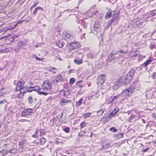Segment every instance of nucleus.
I'll return each instance as SVG.
<instances>
[{
  "mask_svg": "<svg viewBox=\"0 0 156 156\" xmlns=\"http://www.w3.org/2000/svg\"><path fill=\"white\" fill-rule=\"evenodd\" d=\"M25 82L23 81H18L17 84V86L16 89L17 91H19L20 93L18 95V97L19 98H21L24 96V93L27 91L28 92V89L29 86H23Z\"/></svg>",
  "mask_w": 156,
  "mask_h": 156,
  "instance_id": "1",
  "label": "nucleus"
},
{
  "mask_svg": "<svg viewBox=\"0 0 156 156\" xmlns=\"http://www.w3.org/2000/svg\"><path fill=\"white\" fill-rule=\"evenodd\" d=\"M135 88L134 84H132L127 89H125L123 90L121 93L122 97H123L122 99L123 100L127 99L128 97H130Z\"/></svg>",
  "mask_w": 156,
  "mask_h": 156,
  "instance_id": "2",
  "label": "nucleus"
},
{
  "mask_svg": "<svg viewBox=\"0 0 156 156\" xmlns=\"http://www.w3.org/2000/svg\"><path fill=\"white\" fill-rule=\"evenodd\" d=\"M134 74V70H131L125 76L121 77L122 82L123 84H125L129 83L132 80L133 76Z\"/></svg>",
  "mask_w": 156,
  "mask_h": 156,
  "instance_id": "3",
  "label": "nucleus"
},
{
  "mask_svg": "<svg viewBox=\"0 0 156 156\" xmlns=\"http://www.w3.org/2000/svg\"><path fill=\"white\" fill-rule=\"evenodd\" d=\"M42 87L43 90L45 91H48L51 89V82L49 81L46 80L43 82Z\"/></svg>",
  "mask_w": 156,
  "mask_h": 156,
  "instance_id": "4",
  "label": "nucleus"
},
{
  "mask_svg": "<svg viewBox=\"0 0 156 156\" xmlns=\"http://www.w3.org/2000/svg\"><path fill=\"white\" fill-rule=\"evenodd\" d=\"M118 52H117L115 53H111L108 57V60L110 61H112L115 59L118 58L120 56V55L118 54Z\"/></svg>",
  "mask_w": 156,
  "mask_h": 156,
  "instance_id": "5",
  "label": "nucleus"
},
{
  "mask_svg": "<svg viewBox=\"0 0 156 156\" xmlns=\"http://www.w3.org/2000/svg\"><path fill=\"white\" fill-rule=\"evenodd\" d=\"M69 50H72L73 49H76L80 47V45L78 42L76 41L72 42L69 44Z\"/></svg>",
  "mask_w": 156,
  "mask_h": 156,
  "instance_id": "6",
  "label": "nucleus"
},
{
  "mask_svg": "<svg viewBox=\"0 0 156 156\" xmlns=\"http://www.w3.org/2000/svg\"><path fill=\"white\" fill-rule=\"evenodd\" d=\"M32 113V110L30 108H27L24 110L22 112L21 115L22 116L25 117L28 115Z\"/></svg>",
  "mask_w": 156,
  "mask_h": 156,
  "instance_id": "7",
  "label": "nucleus"
},
{
  "mask_svg": "<svg viewBox=\"0 0 156 156\" xmlns=\"http://www.w3.org/2000/svg\"><path fill=\"white\" fill-rule=\"evenodd\" d=\"M106 78V75L105 74L100 75L98 77V83L100 85L102 84L104 82Z\"/></svg>",
  "mask_w": 156,
  "mask_h": 156,
  "instance_id": "8",
  "label": "nucleus"
},
{
  "mask_svg": "<svg viewBox=\"0 0 156 156\" xmlns=\"http://www.w3.org/2000/svg\"><path fill=\"white\" fill-rule=\"evenodd\" d=\"M41 90L40 87L38 86L32 87L29 86V88L28 89V92H31L33 90L37 91L38 93Z\"/></svg>",
  "mask_w": 156,
  "mask_h": 156,
  "instance_id": "9",
  "label": "nucleus"
},
{
  "mask_svg": "<svg viewBox=\"0 0 156 156\" xmlns=\"http://www.w3.org/2000/svg\"><path fill=\"white\" fill-rule=\"evenodd\" d=\"M71 100L66 99H62L60 102V105L62 106H64L68 103H70Z\"/></svg>",
  "mask_w": 156,
  "mask_h": 156,
  "instance_id": "10",
  "label": "nucleus"
},
{
  "mask_svg": "<svg viewBox=\"0 0 156 156\" xmlns=\"http://www.w3.org/2000/svg\"><path fill=\"white\" fill-rule=\"evenodd\" d=\"M62 36L65 40L69 38L72 37V36L67 32H64L62 34Z\"/></svg>",
  "mask_w": 156,
  "mask_h": 156,
  "instance_id": "11",
  "label": "nucleus"
},
{
  "mask_svg": "<svg viewBox=\"0 0 156 156\" xmlns=\"http://www.w3.org/2000/svg\"><path fill=\"white\" fill-rule=\"evenodd\" d=\"M119 108H116L114 109L112 112L109 114V116H108V118L110 119L112 116L115 115L116 113L118 112Z\"/></svg>",
  "mask_w": 156,
  "mask_h": 156,
  "instance_id": "12",
  "label": "nucleus"
},
{
  "mask_svg": "<svg viewBox=\"0 0 156 156\" xmlns=\"http://www.w3.org/2000/svg\"><path fill=\"white\" fill-rule=\"evenodd\" d=\"M112 13L111 9H109V11L107 12L105 16V18L106 19H108L112 16Z\"/></svg>",
  "mask_w": 156,
  "mask_h": 156,
  "instance_id": "13",
  "label": "nucleus"
},
{
  "mask_svg": "<svg viewBox=\"0 0 156 156\" xmlns=\"http://www.w3.org/2000/svg\"><path fill=\"white\" fill-rule=\"evenodd\" d=\"M16 25L14 26L13 27H5V28H4L2 29L1 30H2V31H5V32H6L8 30H11L13 29L16 27Z\"/></svg>",
  "mask_w": 156,
  "mask_h": 156,
  "instance_id": "14",
  "label": "nucleus"
},
{
  "mask_svg": "<svg viewBox=\"0 0 156 156\" xmlns=\"http://www.w3.org/2000/svg\"><path fill=\"white\" fill-rule=\"evenodd\" d=\"M91 114V113H86L83 115V117L85 119H86L87 118L90 117Z\"/></svg>",
  "mask_w": 156,
  "mask_h": 156,
  "instance_id": "15",
  "label": "nucleus"
},
{
  "mask_svg": "<svg viewBox=\"0 0 156 156\" xmlns=\"http://www.w3.org/2000/svg\"><path fill=\"white\" fill-rule=\"evenodd\" d=\"M38 9H41L42 10H43V9L40 7H38L36 8L33 12V14L34 15H35L36 14L37 11Z\"/></svg>",
  "mask_w": 156,
  "mask_h": 156,
  "instance_id": "16",
  "label": "nucleus"
},
{
  "mask_svg": "<svg viewBox=\"0 0 156 156\" xmlns=\"http://www.w3.org/2000/svg\"><path fill=\"white\" fill-rule=\"evenodd\" d=\"M152 61L151 59H149L146 61V62H144L143 64V65L145 67L147 66L149 63L151 62Z\"/></svg>",
  "mask_w": 156,
  "mask_h": 156,
  "instance_id": "17",
  "label": "nucleus"
},
{
  "mask_svg": "<svg viewBox=\"0 0 156 156\" xmlns=\"http://www.w3.org/2000/svg\"><path fill=\"white\" fill-rule=\"evenodd\" d=\"M121 80H122L120 78L119 79L117 80L115 83L119 86H120L121 85L123 84H122V81Z\"/></svg>",
  "mask_w": 156,
  "mask_h": 156,
  "instance_id": "18",
  "label": "nucleus"
},
{
  "mask_svg": "<svg viewBox=\"0 0 156 156\" xmlns=\"http://www.w3.org/2000/svg\"><path fill=\"white\" fill-rule=\"evenodd\" d=\"M83 100V98H81L79 101L76 102V105L77 107H79L81 105L82 102Z\"/></svg>",
  "mask_w": 156,
  "mask_h": 156,
  "instance_id": "19",
  "label": "nucleus"
},
{
  "mask_svg": "<svg viewBox=\"0 0 156 156\" xmlns=\"http://www.w3.org/2000/svg\"><path fill=\"white\" fill-rule=\"evenodd\" d=\"M99 24L96 23H95L93 26L94 29L95 30H96L97 29H98L99 28Z\"/></svg>",
  "mask_w": 156,
  "mask_h": 156,
  "instance_id": "20",
  "label": "nucleus"
},
{
  "mask_svg": "<svg viewBox=\"0 0 156 156\" xmlns=\"http://www.w3.org/2000/svg\"><path fill=\"white\" fill-rule=\"evenodd\" d=\"M137 55L133 51L131 52L129 54V57H136Z\"/></svg>",
  "mask_w": 156,
  "mask_h": 156,
  "instance_id": "21",
  "label": "nucleus"
},
{
  "mask_svg": "<svg viewBox=\"0 0 156 156\" xmlns=\"http://www.w3.org/2000/svg\"><path fill=\"white\" fill-rule=\"evenodd\" d=\"M104 112V110L101 109L97 112V115L98 116H101Z\"/></svg>",
  "mask_w": 156,
  "mask_h": 156,
  "instance_id": "22",
  "label": "nucleus"
},
{
  "mask_svg": "<svg viewBox=\"0 0 156 156\" xmlns=\"http://www.w3.org/2000/svg\"><path fill=\"white\" fill-rule=\"evenodd\" d=\"M82 59L81 60H78L77 59H75L74 60V62L77 64H80L82 63Z\"/></svg>",
  "mask_w": 156,
  "mask_h": 156,
  "instance_id": "23",
  "label": "nucleus"
},
{
  "mask_svg": "<svg viewBox=\"0 0 156 156\" xmlns=\"http://www.w3.org/2000/svg\"><path fill=\"white\" fill-rule=\"evenodd\" d=\"M40 143L42 144H44L46 141V139L44 138H41L40 139Z\"/></svg>",
  "mask_w": 156,
  "mask_h": 156,
  "instance_id": "24",
  "label": "nucleus"
},
{
  "mask_svg": "<svg viewBox=\"0 0 156 156\" xmlns=\"http://www.w3.org/2000/svg\"><path fill=\"white\" fill-rule=\"evenodd\" d=\"M56 82H58L59 81H62V78L61 77V75H59L56 78V79H55Z\"/></svg>",
  "mask_w": 156,
  "mask_h": 156,
  "instance_id": "25",
  "label": "nucleus"
},
{
  "mask_svg": "<svg viewBox=\"0 0 156 156\" xmlns=\"http://www.w3.org/2000/svg\"><path fill=\"white\" fill-rule=\"evenodd\" d=\"M135 117V116L133 114L129 118L128 120L129 122H130L131 120L134 119Z\"/></svg>",
  "mask_w": 156,
  "mask_h": 156,
  "instance_id": "26",
  "label": "nucleus"
},
{
  "mask_svg": "<svg viewBox=\"0 0 156 156\" xmlns=\"http://www.w3.org/2000/svg\"><path fill=\"white\" fill-rule=\"evenodd\" d=\"M119 86H120L115 83L113 86V88L114 90H116L118 88Z\"/></svg>",
  "mask_w": 156,
  "mask_h": 156,
  "instance_id": "27",
  "label": "nucleus"
},
{
  "mask_svg": "<svg viewBox=\"0 0 156 156\" xmlns=\"http://www.w3.org/2000/svg\"><path fill=\"white\" fill-rule=\"evenodd\" d=\"M155 14H156V11L155 10H153L150 12V15L151 16H154Z\"/></svg>",
  "mask_w": 156,
  "mask_h": 156,
  "instance_id": "28",
  "label": "nucleus"
},
{
  "mask_svg": "<svg viewBox=\"0 0 156 156\" xmlns=\"http://www.w3.org/2000/svg\"><path fill=\"white\" fill-rule=\"evenodd\" d=\"M75 82V79L73 78H71L69 80V82L70 84H73Z\"/></svg>",
  "mask_w": 156,
  "mask_h": 156,
  "instance_id": "29",
  "label": "nucleus"
},
{
  "mask_svg": "<svg viewBox=\"0 0 156 156\" xmlns=\"http://www.w3.org/2000/svg\"><path fill=\"white\" fill-rule=\"evenodd\" d=\"M38 94L40 95L43 94L45 96L47 95L48 94L47 93L44 92H40V91L38 92Z\"/></svg>",
  "mask_w": 156,
  "mask_h": 156,
  "instance_id": "30",
  "label": "nucleus"
},
{
  "mask_svg": "<svg viewBox=\"0 0 156 156\" xmlns=\"http://www.w3.org/2000/svg\"><path fill=\"white\" fill-rule=\"evenodd\" d=\"M109 130L110 131H112L113 130V132H115L117 131V130L114 127H113L110 128V129H109Z\"/></svg>",
  "mask_w": 156,
  "mask_h": 156,
  "instance_id": "31",
  "label": "nucleus"
},
{
  "mask_svg": "<svg viewBox=\"0 0 156 156\" xmlns=\"http://www.w3.org/2000/svg\"><path fill=\"white\" fill-rule=\"evenodd\" d=\"M119 94H118L117 96H114L113 98L111 100V101H113L114 100H115L118 97H119Z\"/></svg>",
  "mask_w": 156,
  "mask_h": 156,
  "instance_id": "32",
  "label": "nucleus"
},
{
  "mask_svg": "<svg viewBox=\"0 0 156 156\" xmlns=\"http://www.w3.org/2000/svg\"><path fill=\"white\" fill-rule=\"evenodd\" d=\"M64 131L65 132L67 133H69V129L67 127L65 128Z\"/></svg>",
  "mask_w": 156,
  "mask_h": 156,
  "instance_id": "33",
  "label": "nucleus"
},
{
  "mask_svg": "<svg viewBox=\"0 0 156 156\" xmlns=\"http://www.w3.org/2000/svg\"><path fill=\"white\" fill-rule=\"evenodd\" d=\"M38 2H34V5L32 6V7L30 8V9L35 7L38 4Z\"/></svg>",
  "mask_w": 156,
  "mask_h": 156,
  "instance_id": "34",
  "label": "nucleus"
},
{
  "mask_svg": "<svg viewBox=\"0 0 156 156\" xmlns=\"http://www.w3.org/2000/svg\"><path fill=\"white\" fill-rule=\"evenodd\" d=\"M85 133V132L84 131H81L78 133V135L79 136H81L83 135Z\"/></svg>",
  "mask_w": 156,
  "mask_h": 156,
  "instance_id": "35",
  "label": "nucleus"
},
{
  "mask_svg": "<svg viewBox=\"0 0 156 156\" xmlns=\"http://www.w3.org/2000/svg\"><path fill=\"white\" fill-rule=\"evenodd\" d=\"M85 126V123L84 122H82L81 124H80V126L81 128H83Z\"/></svg>",
  "mask_w": 156,
  "mask_h": 156,
  "instance_id": "36",
  "label": "nucleus"
},
{
  "mask_svg": "<svg viewBox=\"0 0 156 156\" xmlns=\"http://www.w3.org/2000/svg\"><path fill=\"white\" fill-rule=\"evenodd\" d=\"M34 57L36 59V60L37 61H41L43 60V59H41L38 57H37V56L36 55H34Z\"/></svg>",
  "mask_w": 156,
  "mask_h": 156,
  "instance_id": "37",
  "label": "nucleus"
},
{
  "mask_svg": "<svg viewBox=\"0 0 156 156\" xmlns=\"http://www.w3.org/2000/svg\"><path fill=\"white\" fill-rule=\"evenodd\" d=\"M28 101L30 103H31L33 101V98L31 96H30L28 98Z\"/></svg>",
  "mask_w": 156,
  "mask_h": 156,
  "instance_id": "38",
  "label": "nucleus"
},
{
  "mask_svg": "<svg viewBox=\"0 0 156 156\" xmlns=\"http://www.w3.org/2000/svg\"><path fill=\"white\" fill-rule=\"evenodd\" d=\"M9 152L11 153H15L16 152V149H11L9 151Z\"/></svg>",
  "mask_w": 156,
  "mask_h": 156,
  "instance_id": "39",
  "label": "nucleus"
},
{
  "mask_svg": "<svg viewBox=\"0 0 156 156\" xmlns=\"http://www.w3.org/2000/svg\"><path fill=\"white\" fill-rule=\"evenodd\" d=\"M7 102V101L6 100L4 99V100L0 101V104H5V103H6Z\"/></svg>",
  "mask_w": 156,
  "mask_h": 156,
  "instance_id": "40",
  "label": "nucleus"
},
{
  "mask_svg": "<svg viewBox=\"0 0 156 156\" xmlns=\"http://www.w3.org/2000/svg\"><path fill=\"white\" fill-rule=\"evenodd\" d=\"M119 52L121 53H127V51H124L123 50H121L119 51Z\"/></svg>",
  "mask_w": 156,
  "mask_h": 156,
  "instance_id": "41",
  "label": "nucleus"
},
{
  "mask_svg": "<svg viewBox=\"0 0 156 156\" xmlns=\"http://www.w3.org/2000/svg\"><path fill=\"white\" fill-rule=\"evenodd\" d=\"M133 112V110H131L130 111H128L127 113L129 115V114H132L133 113H132Z\"/></svg>",
  "mask_w": 156,
  "mask_h": 156,
  "instance_id": "42",
  "label": "nucleus"
},
{
  "mask_svg": "<svg viewBox=\"0 0 156 156\" xmlns=\"http://www.w3.org/2000/svg\"><path fill=\"white\" fill-rule=\"evenodd\" d=\"M152 76L153 78L156 79V72L154 73Z\"/></svg>",
  "mask_w": 156,
  "mask_h": 156,
  "instance_id": "43",
  "label": "nucleus"
},
{
  "mask_svg": "<svg viewBox=\"0 0 156 156\" xmlns=\"http://www.w3.org/2000/svg\"><path fill=\"white\" fill-rule=\"evenodd\" d=\"M28 84L30 85L31 86V85H33V83L31 81H29L28 82Z\"/></svg>",
  "mask_w": 156,
  "mask_h": 156,
  "instance_id": "44",
  "label": "nucleus"
},
{
  "mask_svg": "<svg viewBox=\"0 0 156 156\" xmlns=\"http://www.w3.org/2000/svg\"><path fill=\"white\" fill-rule=\"evenodd\" d=\"M149 148H147L144 149L143 148V150H142V151L143 152H146L148 150H149Z\"/></svg>",
  "mask_w": 156,
  "mask_h": 156,
  "instance_id": "45",
  "label": "nucleus"
},
{
  "mask_svg": "<svg viewBox=\"0 0 156 156\" xmlns=\"http://www.w3.org/2000/svg\"><path fill=\"white\" fill-rule=\"evenodd\" d=\"M3 89H2L0 90V97L4 93L3 92H2V90Z\"/></svg>",
  "mask_w": 156,
  "mask_h": 156,
  "instance_id": "46",
  "label": "nucleus"
},
{
  "mask_svg": "<svg viewBox=\"0 0 156 156\" xmlns=\"http://www.w3.org/2000/svg\"><path fill=\"white\" fill-rule=\"evenodd\" d=\"M22 120H23V121H22L23 122H31V120H27V119H23Z\"/></svg>",
  "mask_w": 156,
  "mask_h": 156,
  "instance_id": "47",
  "label": "nucleus"
},
{
  "mask_svg": "<svg viewBox=\"0 0 156 156\" xmlns=\"http://www.w3.org/2000/svg\"><path fill=\"white\" fill-rule=\"evenodd\" d=\"M59 45H58V46L59 47L62 48L63 47V44L62 43L61 44L60 43L59 44Z\"/></svg>",
  "mask_w": 156,
  "mask_h": 156,
  "instance_id": "48",
  "label": "nucleus"
},
{
  "mask_svg": "<svg viewBox=\"0 0 156 156\" xmlns=\"http://www.w3.org/2000/svg\"><path fill=\"white\" fill-rule=\"evenodd\" d=\"M9 152V151H6L5 152V154L4 155H3V156L7 154Z\"/></svg>",
  "mask_w": 156,
  "mask_h": 156,
  "instance_id": "49",
  "label": "nucleus"
},
{
  "mask_svg": "<svg viewBox=\"0 0 156 156\" xmlns=\"http://www.w3.org/2000/svg\"><path fill=\"white\" fill-rule=\"evenodd\" d=\"M51 69H49L50 71H51V69L55 70L56 69L54 67H51Z\"/></svg>",
  "mask_w": 156,
  "mask_h": 156,
  "instance_id": "50",
  "label": "nucleus"
},
{
  "mask_svg": "<svg viewBox=\"0 0 156 156\" xmlns=\"http://www.w3.org/2000/svg\"><path fill=\"white\" fill-rule=\"evenodd\" d=\"M152 116L154 117H155L156 116L155 114L153 113V114L152 115Z\"/></svg>",
  "mask_w": 156,
  "mask_h": 156,
  "instance_id": "51",
  "label": "nucleus"
},
{
  "mask_svg": "<svg viewBox=\"0 0 156 156\" xmlns=\"http://www.w3.org/2000/svg\"><path fill=\"white\" fill-rule=\"evenodd\" d=\"M106 146H107V147H109V146H110V145L109 144H107L106 145Z\"/></svg>",
  "mask_w": 156,
  "mask_h": 156,
  "instance_id": "52",
  "label": "nucleus"
},
{
  "mask_svg": "<svg viewBox=\"0 0 156 156\" xmlns=\"http://www.w3.org/2000/svg\"><path fill=\"white\" fill-rule=\"evenodd\" d=\"M142 120L143 122L144 123H146V121H145V120L144 119H142Z\"/></svg>",
  "mask_w": 156,
  "mask_h": 156,
  "instance_id": "53",
  "label": "nucleus"
},
{
  "mask_svg": "<svg viewBox=\"0 0 156 156\" xmlns=\"http://www.w3.org/2000/svg\"><path fill=\"white\" fill-rule=\"evenodd\" d=\"M36 135V134H35L33 135H32V137H33L34 138V137H35Z\"/></svg>",
  "mask_w": 156,
  "mask_h": 156,
  "instance_id": "54",
  "label": "nucleus"
},
{
  "mask_svg": "<svg viewBox=\"0 0 156 156\" xmlns=\"http://www.w3.org/2000/svg\"><path fill=\"white\" fill-rule=\"evenodd\" d=\"M73 71V70H70L69 72V73H72V71Z\"/></svg>",
  "mask_w": 156,
  "mask_h": 156,
  "instance_id": "55",
  "label": "nucleus"
},
{
  "mask_svg": "<svg viewBox=\"0 0 156 156\" xmlns=\"http://www.w3.org/2000/svg\"><path fill=\"white\" fill-rule=\"evenodd\" d=\"M4 52L2 50H0V53H2Z\"/></svg>",
  "mask_w": 156,
  "mask_h": 156,
  "instance_id": "56",
  "label": "nucleus"
},
{
  "mask_svg": "<svg viewBox=\"0 0 156 156\" xmlns=\"http://www.w3.org/2000/svg\"><path fill=\"white\" fill-rule=\"evenodd\" d=\"M52 72H53L54 73H55V71H52Z\"/></svg>",
  "mask_w": 156,
  "mask_h": 156,
  "instance_id": "57",
  "label": "nucleus"
},
{
  "mask_svg": "<svg viewBox=\"0 0 156 156\" xmlns=\"http://www.w3.org/2000/svg\"><path fill=\"white\" fill-rule=\"evenodd\" d=\"M38 156H42L41 155L39 154V155H38Z\"/></svg>",
  "mask_w": 156,
  "mask_h": 156,
  "instance_id": "58",
  "label": "nucleus"
},
{
  "mask_svg": "<svg viewBox=\"0 0 156 156\" xmlns=\"http://www.w3.org/2000/svg\"><path fill=\"white\" fill-rule=\"evenodd\" d=\"M79 87H82V86H80Z\"/></svg>",
  "mask_w": 156,
  "mask_h": 156,
  "instance_id": "59",
  "label": "nucleus"
},
{
  "mask_svg": "<svg viewBox=\"0 0 156 156\" xmlns=\"http://www.w3.org/2000/svg\"><path fill=\"white\" fill-rule=\"evenodd\" d=\"M63 95H64V96H65V94H64Z\"/></svg>",
  "mask_w": 156,
  "mask_h": 156,
  "instance_id": "60",
  "label": "nucleus"
},
{
  "mask_svg": "<svg viewBox=\"0 0 156 156\" xmlns=\"http://www.w3.org/2000/svg\"><path fill=\"white\" fill-rule=\"evenodd\" d=\"M34 100H35V101H36V99H34Z\"/></svg>",
  "mask_w": 156,
  "mask_h": 156,
  "instance_id": "61",
  "label": "nucleus"
},
{
  "mask_svg": "<svg viewBox=\"0 0 156 156\" xmlns=\"http://www.w3.org/2000/svg\"><path fill=\"white\" fill-rule=\"evenodd\" d=\"M99 0V1H101V0Z\"/></svg>",
  "mask_w": 156,
  "mask_h": 156,
  "instance_id": "62",
  "label": "nucleus"
}]
</instances>
